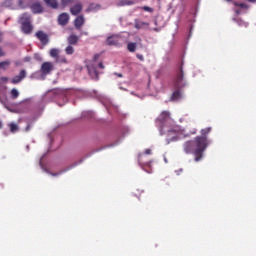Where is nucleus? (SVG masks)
<instances>
[{"instance_id": "f257e3e1", "label": "nucleus", "mask_w": 256, "mask_h": 256, "mask_svg": "<svg viewBox=\"0 0 256 256\" xmlns=\"http://www.w3.org/2000/svg\"><path fill=\"white\" fill-rule=\"evenodd\" d=\"M73 93H75L73 90L53 89L46 91L39 98V100H35L34 97L25 99L21 104V107L24 109L22 110V113H30V116L27 118L28 124L25 131H30L33 123H35V121H37L39 117L43 115L45 106L48 103H51V101H56L59 107H63V105L69 101V97H71Z\"/></svg>"}, {"instance_id": "f03ea898", "label": "nucleus", "mask_w": 256, "mask_h": 256, "mask_svg": "<svg viewBox=\"0 0 256 256\" xmlns=\"http://www.w3.org/2000/svg\"><path fill=\"white\" fill-rule=\"evenodd\" d=\"M156 127L158 128L160 135H167L166 143H175L179 139H185L189 137V134H185V130L181 126L176 125L175 121L171 119V113L169 111H163L156 119Z\"/></svg>"}, {"instance_id": "7ed1b4c3", "label": "nucleus", "mask_w": 256, "mask_h": 256, "mask_svg": "<svg viewBox=\"0 0 256 256\" xmlns=\"http://www.w3.org/2000/svg\"><path fill=\"white\" fill-rule=\"evenodd\" d=\"M211 133V127L201 130L202 136H197L194 140L186 141L183 144V151L186 155H195L196 163H199L203 159V153L207 150V147L211 144V141L207 139V135Z\"/></svg>"}, {"instance_id": "20e7f679", "label": "nucleus", "mask_w": 256, "mask_h": 256, "mask_svg": "<svg viewBox=\"0 0 256 256\" xmlns=\"http://www.w3.org/2000/svg\"><path fill=\"white\" fill-rule=\"evenodd\" d=\"M184 75L183 67H181L174 80V89H176V91L173 92L171 101H181V99H183V94L179 90L187 85V81L183 78Z\"/></svg>"}, {"instance_id": "39448f33", "label": "nucleus", "mask_w": 256, "mask_h": 256, "mask_svg": "<svg viewBox=\"0 0 256 256\" xmlns=\"http://www.w3.org/2000/svg\"><path fill=\"white\" fill-rule=\"evenodd\" d=\"M47 154H43V156L40 158L39 165L42 171L44 173H48V175H52V177H59V175H63V173H67V171H71V169H74V167H77V165H81L83 163V160H80L76 163L71 164L70 166H67L66 168L62 169L60 172L57 173H51L45 166H43V159Z\"/></svg>"}, {"instance_id": "423d86ee", "label": "nucleus", "mask_w": 256, "mask_h": 256, "mask_svg": "<svg viewBox=\"0 0 256 256\" xmlns=\"http://www.w3.org/2000/svg\"><path fill=\"white\" fill-rule=\"evenodd\" d=\"M18 23H20L22 32H24L25 35H30L33 31V25H31V14L24 13L20 15Z\"/></svg>"}, {"instance_id": "0eeeda50", "label": "nucleus", "mask_w": 256, "mask_h": 256, "mask_svg": "<svg viewBox=\"0 0 256 256\" xmlns=\"http://www.w3.org/2000/svg\"><path fill=\"white\" fill-rule=\"evenodd\" d=\"M99 57V54H95L92 62L87 64L88 73L90 77L94 79V81H99V72H97V60L99 59Z\"/></svg>"}, {"instance_id": "6e6552de", "label": "nucleus", "mask_w": 256, "mask_h": 256, "mask_svg": "<svg viewBox=\"0 0 256 256\" xmlns=\"http://www.w3.org/2000/svg\"><path fill=\"white\" fill-rule=\"evenodd\" d=\"M35 37L40 41L42 45L40 49H43L46 45H49V35H47V33H45L43 30L36 32Z\"/></svg>"}, {"instance_id": "1a4fd4ad", "label": "nucleus", "mask_w": 256, "mask_h": 256, "mask_svg": "<svg viewBox=\"0 0 256 256\" xmlns=\"http://www.w3.org/2000/svg\"><path fill=\"white\" fill-rule=\"evenodd\" d=\"M100 98H101V101H103L108 113H113V109H115V111H118L117 106L113 105L111 98L105 95H101Z\"/></svg>"}, {"instance_id": "9d476101", "label": "nucleus", "mask_w": 256, "mask_h": 256, "mask_svg": "<svg viewBox=\"0 0 256 256\" xmlns=\"http://www.w3.org/2000/svg\"><path fill=\"white\" fill-rule=\"evenodd\" d=\"M107 45L121 47V37L119 35H112L106 39Z\"/></svg>"}, {"instance_id": "9b49d317", "label": "nucleus", "mask_w": 256, "mask_h": 256, "mask_svg": "<svg viewBox=\"0 0 256 256\" xmlns=\"http://www.w3.org/2000/svg\"><path fill=\"white\" fill-rule=\"evenodd\" d=\"M25 77H27V71L25 70H21L19 72V75H16L14 76L12 79H11V83L13 85H18V83H21V81H23V79H25Z\"/></svg>"}, {"instance_id": "f8f14e48", "label": "nucleus", "mask_w": 256, "mask_h": 256, "mask_svg": "<svg viewBox=\"0 0 256 256\" xmlns=\"http://www.w3.org/2000/svg\"><path fill=\"white\" fill-rule=\"evenodd\" d=\"M43 75H49L53 71V64L51 62H44L41 66Z\"/></svg>"}, {"instance_id": "ddd939ff", "label": "nucleus", "mask_w": 256, "mask_h": 256, "mask_svg": "<svg viewBox=\"0 0 256 256\" xmlns=\"http://www.w3.org/2000/svg\"><path fill=\"white\" fill-rule=\"evenodd\" d=\"M33 1L37 0H18L16 7H18L17 9H27Z\"/></svg>"}, {"instance_id": "4468645a", "label": "nucleus", "mask_w": 256, "mask_h": 256, "mask_svg": "<svg viewBox=\"0 0 256 256\" xmlns=\"http://www.w3.org/2000/svg\"><path fill=\"white\" fill-rule=\"evenodd\" d=\"M58 23L59 25L65 26L67 23H69V14L62 13L58 17Z\"/></svg>"}, {"instance_id": "2eb2a0df", "label": "nucleus", "mask_w": 256, "mask_h": 256, "mask_svg": "<svg viewBox=\"0 0 256 256\" xmlns=\"http://www.w3.org/2000/svg\"><path fill=\"white\" fill-rule=\"evenodd\" d=\"M30 9H32V12L37 14V13H43V6H41V3L35 2L30 6Z\"/></svg>"}, {"instance_id": "dca6fc26", "label": "nucleus", "mask_w": 256, "mask_h": 256, "mask_svg": "<svg viewBox=\"0 0 256 256\" xmlns=\"http://www.w3.org/2000/svg\"><path fill=\"white\" fill-rule=\"evenodd\" d=\"M131 5H135V1H133V0H119L116 3V7H127V6H131Z\"/></svg>"}, {"instance_id": "f3484780", "label": "nucleus", "mask_w": 256, "mask_h": 256, "mask_svg": "<svg viewBox=\"0 0 256 256\" xmlns=\"http://www.w3.org/2000/svg\"><path fill=\"white\" fill-rule=\"evenodd\" d=\"M74 25L76 29L83 27V25H85V17H83L82 15L78 16L74 21Z\"/></svg>"}, {"instance_id": "a211bd4d", "label": "nucleus", "mask_w": 256, "mask_h": 256, "mask_svg": "<svg viewBox=\"0 0 256 256\" xmlns=\"http://www.w3.org/2000/svg\"><path fill=\"white\" fill-rule=\"evenodd\" d=\"M83 11V5H81V3L75 4L71 9L70 12L73 15H79V13Z\"/></svg>"}, {"instance_id": "6ab92c4d", "label": "nucleus", "mask_w": 256, "mask_h": 256, "mask_svg": "<svg viewBox=\"0 0 256 256\" xmlns=\"http://www.w3.org/2000/svg\"><path fill=\"white\" fill-rule=\"evenodd\" d=\"M147 27H149V23L141 20H135L136 29H147Z\"/></svg>"}, {"instance_id": "aec40b11", "label": "nucleus", "mask_w": 256, "mask_h": 256, "mask_svg": "<svg viewBox=\"0 0 256 256\" xmlns=\"http://www.w3.org/2000/svg\"><path fill=\"white\" fill-rule=\"evenodd\" d=\"M9 81V78L7 77H1L0 78V94L5 93V89H7V86H5V83Z\"/></svg>"}, {"instance_id": "412c9836", "label": "nucleus", "mask_w": 256, "mask_h": 256, "mask_svg": "<svg viewBox=\"0 0 256 256\" xmlns=\"http://www.w3.org/2000/svg\"><path fill=\"white\" fill-rule=\"evenodd\" d=\"M2 7H6L8 9H17V5L13 4V0H5L3 3H2Z\"/></svg>"}, {"instance_id": "4be33fe9", "label": "nucleus", "mask_w": 256, "mask_h": 256, "mask_svg": "<svg viewBox=\"0 0 256 256\" xmlns=\"http://www.w3.org/2000/svg\"><path fill=\"white\" fill-rule=\"evenodd\" d=\"M44 3H46L47 7H51L52 9H57L59 7L57 0H44Z\"/></svg>"}, {"instance_id": "5701e85b", "label": "nucleus", "mask_w": 256, "mask_h": 256, "mask_svg": "<svg viewBox=\"0 0 256 256\" xmlns=\"http://www.w3.org/2000/svg\"><path fill=\"white\" fill-rule=\"evenodd\" d=\"M78 41H79V37L75 34H72L68 37L69 45H77Z\"/></svg>"}, {"instance_id": "b1692460", "label": "nucleus", "mask_w": 256, "mask_h": 256, "mask_svg": "<svg viewBox=\"0 0 256 256\" xmlns=\"http://www.w3.org/2000/svg\"><path fill=\"white\" fill-rule=\"evenodd\" d=\"M10 66L11 60H5L0 62V70L2 69V71H7V69H9Z\"/></svg>"}, {"instance_id": "393cba45", "label": "nucleus", "mask_w": 256, "mask_h": 256, "mask_svg": "<svg viewBox=\"0 0 256 256\" xmlns=\"http://www.w3.org/2000/svg\"><path fill=\"white\" fill-rule=\"evenodd\" d=\"M99 9H101V5L92 3V4H90V5L88 6L87 11H89V12H95V11H99Z\"/></svg>"}, {"instance_id": "a878e982", "label": "nucleus", "mask_w": 256, "mask_h": 256, "mask_svg": "<svg viewBox=\"0 0 256 256\" xmlns=\"http://www.w3.org/2000/svg\"><path fill=\"white\" fill-rule=\"evenodd\" d=\"M82 117L84 119H93V117H95V112H93V111H84V112H82Z\"/></svg>"}, {"instance_id": "bb28decb", "label": "nucleus", "mask_w": 256, "mask_h": 256, "mask_svg": "<svg viewBox=\"0 0 256 256\" xmlns=\"http://www.w3.org/2000/svg\"><path fill=\"white\" fill-rule=\"evenodd\" d=\"M233 21H235L237 23V25H239V27H248V25H249L247 22L241 20V18L234 17Z\"/></svg>"}, {"instance_id": "cd10ccee", "label": "nucleus", "mask_w": 256, "mask_h": 256, "mask_svg": "<svg viewBox=\"0 0 256 256\" xmlns=\"http://www.w3.org/2000/svg\"><path fill=\"white\" fill-rule=\"evenodd\" d=\"M127 49L128 51H130V53H135V51L137 50V43L135 42L128 43Z\"/></svg>"}, {"instance_id": "c85d7f7f", "label": "nucleus", "mask_w": 256, "mask_h": 256, "mask_svg": "<svg viewBox=\"0 0 256 256\" xmlns=\"http://www.w3.org/2000/svg\"><path fill=\"white\" fill-rule=\"evenodd\" d=\"M50 57H53V59H59V49L52 48L50 50Z\"/></svg>"}, {"instance_id": "c756f323", "label": "nucleus", "mask_w": 256, "mask_h": 256, "mask_svg": "<svg viewBox=\"0 0 256 256\" xmlns=\"http://www.w3.org/2000/svg\"><path fill=\"white\" fill-rule=\"evenodd\" d=\"M11 99H17L19 97V90L17 88H13L10 92Z\"/></svg>"}, {"instance_id": "7c9ffc66", "label": "nucleus", "mask_w": 256, "mask_h": 256, "mask_svg": "<svg viewBox=\"0 0 256 256\" xmlns=\"http://www.w3.org/2000/svg\"><path fill=\"white\" fill-rule=\"evenodd\" d=\"M8 126L10 127L11 133H17V131H19V126H17V124H15L13 122L8 124Z\"/></svg>"}, {"instance_id": "2f4dec72", "label": "nucleus", "mask_w": 256, "mask_h": 256, "mask_svg": "<svg viewBox=\"0 0 256 256\" xmlns=\"http://www.w3.org/2000/svg\"><path fill=\"white\" fill-rule=\"evenodd\" d=\"M66 55H73V53H75V48H73V46H71V44L69 46L66 47L65 49Z\"/></svg>"}, {"instance_id": "473e14b6", "label": "nucleus", "mask_w": 256, "mask_h": 256, "mask_svg": "<svg viewBox=\"0 0 256 256\" xmlns=\"http://www.w3.org/2000/svg\"><path fill=\"white\" fill-rule=\"evenodd\" d=\"M235 7H240L241 9H247V5L245 3L234 2Z\"/></svg>"}, {"instance_id": "72a5a7b5", "label": "nucleus", "mask_w": 256, "mask_h": 256, "mask_svg": "<svg viewBox=\"0 0 256 256\" xmlns=\"http://www.w3.org/2000/svg\"><path fill=\"white\" fill-rule=\"evenodd\" d=\"M61 3L63 7H65L67 5H71V3H73V0H61Z\"/></svg>"}, {"instance_id": "f704fd0d", "label": "nucleus", "mask_w": 256, "mask_h": 256, "mask_svg": "<svg viewBox=\"0 0 256 256\" xmlns=\"http://www.w3.org/2000/svg\"><path fill=\"white\" fill-rule=\"evenodd\" d=\"M34 59H35L36 61H43V57H42L41 54H39V53H35V54H34Z\"/></svg>"}, {"instance_id": "c9c22d12", "label": "nucleus", "mask_w": 256, "mask_h": 256, "mask_svg": "<svg viewBox=\"0 0 256 256\" xmlns=\"http://www.w3.org/2000/svg\"><path fill=\"white\" fill-rule=\"evenodd\" d=\"M56 60L58 63H67V58H65V57H62V58L58 57V59H56Z\"/></svg>"}, {"instance_id": "e433bc0d", "label": "nucleus", "mask_w": 256, "mask_h": 256, "mask_svg": "<svg viewBox=\"0 0 256 256\" xmlns=\"http://www.w3.org/2000/svg\"><path fill=\"white\" fill-rule=\"evenodd\" d=\"M97 67H99V69H105V66L103 65V62H96V71H97Z\"/></svg>"}, {"instance_id": "4c0bfd02", "label": "nucleus", "mask_w": 256, "mask_h": 256, "mask_svg": "<svg viewBox=\"0 0 256 256\" xmlns=\"http://www.w3.org/2000/svg\"><path fill=\"white\" fill-rule=\"evenodd\" d=\"M143 154H138V163H139V165H140V167H142V169H143V161L141 160V156H142Z\"/></svg>"}, {"instance_id": "58836bf2", "label": "nucleus", "mask_w": 256, "mask_h": 256, "mask_svg": "<svg viewBox=\"0 0 256 256\" xmlns=\"http://www.w3.org/2000/svg\"><path fill=\"white\" fill-rule=\"evenodd\" d=\"M129 131H130L129 127H123L122 134L127 135V133H129Z\"/></svg>"}, {"instance_id": "ea45409f", "label": "nucleus", "mask_w": 256, "mask_h": 256, "mask_svg": "<svg viewBox=\"0 0 256 256\" xmlns=\"http://www.w3.org/2000/svg\"><path fill=\"white\" fill-rule=\"evenodd\" d=\"M144 11H148L149 13H153V8L149 7V6H144Z\"/></svg>"}, {"instance_id": "a19ab883", "label": "nucleus", "mask_w": 256, "mask_h": 256, "mask_svg": "<svg viewBox=\"0 0 256 256\" xmlns=\"http://www.w3.org/2000/svg\"><path fill=\"white\" fill-rule=\"evenodd\" d=\"M31 56H26V57H24V63H29V62H31Z\"/></svg>"}, {"instance_id": "79ce46f5", "label": "nucleus", "mask_w": 256, "mask_h": 256, "mask_svg": "<svg viewBox=\"0 0 256 256\" xmlns=\"http://www.w3.org/2000/svg\"><path fill=\"white\" fill-rule=\"evenodd\" d=\"M136 57H137V59H139L140 61H144V60H145V58L143 57L142 54H137Z\"/></svg>"}, {"instance_id": "37998d69", "label": "nucleus", "mask_w": 256, "mask_h": 256, "mask_svg": "<svg viewBox=\"0 0 256 256\" xmlns=\"http://www.w3.org/2000/svg\"><path fill=\"white\" fill-rule=\"evenodd\" d=\"M14 64L16 65V67H21V61L19 60L15 61Z\"/></svg>"}, {"instance_id": "c03bdc74", "label": "nucleus", "mask_w": 256, "mask_h": 256, "mask_svg": "<svg viewBox=\"0 0 256 256\" xmlns=\"http://www.w3.org/2000/svg\"><path fill=\"white\" fill-rule=\"evenodd\" d=\"M145 155H151V149H146L145 150Z\"/></svg>"}, {"instance_id": "a18cd8bd", "label": "nucleus", "mask_w": 256, "mask_h": 256, "mask_svg": "<svg viewBox=\"0 0 256 256\" xmlns=\"http://www.w3.org/2000/svg\"><path fill=\"white\" fill-rule=\"evenodd\" d=\"M3 35H4L3 32L0 31V43L3 42Z\"/></svg>"}, {"instance_id": "49530a36", "label": "nucleus", "mask_w": 256, "mask_h": 256, "mask_svg": "<svg viewBox=\"0 0 256 256\" xmlns=\"http://www.w3.org/2000/svg\"><path fill=\"white\" fill-rule=\"evenodd\" d=\"M116 145H119V141H117V142L111 144L110 147H116Z\"/></svg>"}, {"instance_id": "de8ad7c7", "label": "nucleus", "mask_w": 256, "mask_h": 256, "mask_svg": "<svg viewBox=\"0 0 256 256\" xmlns=\"http://www.w3.org/2000/svg\"><path fill=\"white\" fill-rule=\"evenodd\" d=\"M3 55H5V54L3 53V49H1V47H0V57H3Z\"/></svg>"}, {"instance_id": "09e8293b", "label": "nucleus", "mask_w": 256, "mask_h": 256, "mask_svg": "<svg viewBox=\"0 0 256 256\" xmlns=\"http://www.w3.org/2000/svg\"><path fill=\"white\" fill-rule=\"evenodd\" d=\"M114 75H117V77H123V74L121 73H114Z\"/></svg>"}, {"instance_id": "8fccbe9b", "label": "nucleus", "mask_w": 256, "mask_h": 256, "mask_svg": "<svg viewBox=\"0 0 256 256\" xmlns=\"http://www.w3.org/2000/svg\"><path fill=\"white\" fill-rule=\"evenodd\" d=\"M236 15H241V11L240 10H235Z\"/></svg>"}, {"instance_id": "3c124183", "label": "nucleus", "mask_w": 256, "mask_h": 256, "mask_svg": "<svg viewBox=\"0 0 256 256\" xmlns=\"http://www.w3.org/2000/svg\"><path fill=\"white\" fill-rule=\"evenodd\" d=\"M145 165H146L147 167H150V166H151V162H146Z\"/></svg>"}, {"instance_id": "603ef678", "label": "nucleus", "mask_w": 256, "mask_h": 256, "mask_svg": "<svg viewBox=\"0 0 256 256\" xmlns=\"http://www.w3.org/2000/svg\"><path fill=\"white\" fill-rule=\"evenodd\" d=\"M154 31H161V28H154Z\"/></svg>"}, {"instance_id": "864d4df0", "label": "nucleus", "mask_w": 256, "mask_h": 256, "mask_svg": "<svg viewBox=\"0 0 256 256\" xmlns=\"http://www.w3.org/2000/svg\"><path fill=\"white\" fill-rule=\"evenodd\" d=\"M250 3H256V0H248Z\"/></svg>"}, {"instance_id": "5fc2aeb1", "label": "nucleus", "mask_w": 256, "mask_h": 256, "mask_svg": "<svg viewBox=\"0 0 256 256\" xmlns=\"http://www.w3.org/2000/svg\"><path fill=\"white\" fill-rule=\"evenodd\" d=\"M10 18H8L7 20H5L4 24L7 25V22L9 21Z\"/></svg>"}, {"instance_id": "6e6d98bb", "label": "nucleus", "mask_w": 256, "mask_h": 256, "mask_svg": "<svg viewBox=\"0 0 256 256\" xmlns=\"http://www.w3.org/2000/svg\"><path fill=\"white\" fill-rule=\"evenodd\" d=\"M3 127V122L0 121V129Z\"/></svg>"}, {"instance_id": "4d7b16f0", "label": "nucleus", "mask_w": 256, "mask_h": 256, "mask_svg": "<svg viewBox=\"0 0 256 256\" xmlns=\"http://www.w3.org/2000/svg\"><path fill=\"white\" fill-rule=\"evenodd\" d=\"M82 35H88V33L87 32H83Z\"/></svg>"}, {"instance_id": "13d9d810", "label": "nucleus", "mask_w": 256, "mask_h": 256, "mask_svg": "<svg viewBox=\"0 0 256 256\" xmlns=\"http://www.w3.org/2000/svg\"><path fill=\"white\" fill-rule=\"evenodd\" d=\"M165 163H168L167 158H164Z\"/></svg>"}, {"instance_id": "bf43d9fd", "label": "nucleus", "mask_w": 256, "mask_h": 256, "mask_svg": "<svg viewBox=\"0 0 256 256\" xmlns=\"http://www.w3.org/2000/svg\"><path fill=\"white\" fill-rule=\"evenodd\" d=\"M144 171H147V170H145V164L143 165V168H142Z\"/></svg>"}, {"instance_id": "052dcab7", "label": "nucleus", "mask_w": 256, "mask_h": 256, "mask_svg": "<svg viewBox=\"0 0 256 256\" xmlns=\"http://www.w3.org/2000/svg\"><path fill=\"white\" fill-rule=\"evenodd\" d=\"M26 149H29V145L26 146Z\"/></svg>"}, {"instance_id": "680f3d73", "label": "nucleus", "mask_w": 256, "mask_h": 256, "mask_svg": "<svg viewBox=\"0 0 256 256\" xmlns=\"http://www.w3.org/2000/svg\"><path fill=\"white\" fill-rule=\"evenodd\" d=\"M154 23H155V25H157V20Z\"/></svg>"}, {"instance_id": "e2e57ef3", "label": "nucleus", "mask_w": 256, "mask_h": 256, "mask_svg": "<svg viewBox=\"0 0 256 256\" xmlns=\"http://www.w3.org/2000/svg\"><path fill=\"white\" fill-rule=\"evenodd\" d=\"M179 171H180V173H181V171H183V170H182V169H180Z\"/></svg>"}, {"instance_id": "0e129e2a", "label": "nucleus", "mask_w": 256, "mask_h": 256, "mask_svg": "<svg viewBox=\"0 0 256 256\" xmlns=\"http://www.w3.org/2000/svg\"><path fill=\"white\" fill-rule=\"evenodd\" d=\"M146 173H151V172H149V171H146Z\"/></svg>"}, {"instance_id": "69168bd1", "label": "nucleus", "mask_w": 256, "mask_h": 256, "mask_svg": "<svg viewBox=\"0 0 256 256\" xmlns=\"http://www.w3.org/2000/svg\"><path fill=\"white\" fill-rule=\"evenodd\" d=\"M226 1H228V2H229V1H231V0H226Z\"/></svg>"}]
</instances>
